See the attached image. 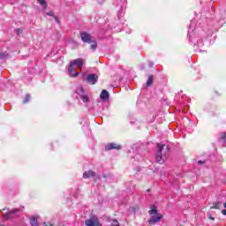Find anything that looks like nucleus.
Returning a JSON list of instances; mask_svg holds the SVG:
<instances>
[{
	"label": "nucleus",
	"mask_w": 226,
	"mask_h": 226,
	"mask_svg": "<svg viewBox=\"0 0 226 226\" xmlns=\"http://www.w3.org/2000/svg\"><path fill=\"white\" fill-rule=\"evenodd\" d=\"M226 22V10L222 8L216 14L215 19H208L206 24L199 26L195 19L191 20V24L188 28L187 36L189 38L190 43H192L195 52H202V47H204V42L200 39V31L206 33L207 36H211L215 30L209 27H222Z\"/></svg>",
	"instance_id": "1"
},
{
	"label": "nucleus",
	"mask_w": 226,
	"mask_h": 226,
	"mask_svg": "<svg viewBox=\"0 0 226 226\" xmlns=\"http://www.w3.org/2000/svg\"><path fill=\"white\" fill-rule=\"evenodd\" d=\"M75 93L77 94V100H79L84 103L85 107L89 110V112H94V106L91 104V99L89 95L86 94V90H84V87L79 86L76 88Z\"/></svg>",
	"instance_id": "2"
},
{
	"label": "nucleus",
	"mask_w": 226,
	"mask_h": 226,
	"mask_svg": "<svg viewBox=\"0 0 226 226\" xmlns=\"http://www.w3.org/2000/svg\"><path fill=\"white\" fill-rule=\"evenodd\" d=\"M158 151L155 154V162L156 163H165V160H167V154H169V151H170V147L165 144H157Z\"/></svg>",
	"instance_id": "3"
},
{
	"label": "nucleus",
	"mask_w": 226,
	"mask_h": 226,
	"mask_svg": "<svg viewBox=\"0 0 226 226\" xmlns=\"http://www.w3.org/2000/svg\"><path fill=\"white\" fill-rule=\"evenodd\" d=\"M79 36L83 43L91 44L90 45V50H96L98 49V42H96V40L93 39V36L90 35L87 32H80Z\"/></svg>",
	"instance_id": "4"
},
{
	"label": "nucleus",
	"mask_w": 226,
	"mask_h": 226,
	"mask_svg": "<svg viewBox=\"0 0 226 226\" xmlns=\"http://www.w3.org/2000/svg\"><path fill=\"white\" fill-rule=\"evenodd\" d=\"M20 213L22 210L20 208H4L2 209V215L4 220H13L15 218H19L20 216Z\"/></svg>",
	"instance_id": "5"
},
{
	"label": "nucleus",
	"mask_w": 226,
	"mask_h": 226,
	"mask_svg": "<svg viewBox=\"0 0 226 226\" xmlns=\"http://www.w3.org/2000/svg\"><path fill=\"white\" fill-rule=\"evenodd\" d=\"M114 4L117 8H118L117 17H118V19H121V17H123V15H124V11H126L127 1L126 0H116L114 2Z\"/></svg>",
	"instance_id": "6"
},
{
	"label": "nucleus",
	"mask_w": 226,
	"mask_h": 226,
	"mask_svg": "<svg viewBox=\"0 0 226 226\" xmlns=\"http://www.w3.org/2000/svg\"><path fill=\"white\" fill-rule=\"evenodd\" d=\"M162 218H163V215L156 214L155 215H151L148 220L149 225H154L155 223H160L162 222Z\"/></svg>",
	"instance_id": "7"
},
{
	"label": "nucleus",
	"mask_w": 226,
	"mask_h": 226,
	"mask_svg": "<svg viewBox=\"0 0 226 226\" xmlns=\"http://www.w3.org/2000/svg\"><path fill=\"white\" fill-rule=\"evenodd\" d=\"M86 82L90 84V86H94L98 82V75L95 73H90L86 78Z\"/></svg>",
	"instance_id": "8"
},
{
	"label": "nucleus",
	"mask_w": 226,
	"mask_h": 226,
	"mask_svg": "<svg viewBox=\"0 0 226 226\" xmlns=\"http://www.w3.org/2000/svg\"><path fill=\"white\" fill-rule=\"evenodd\" d=\"M70 65L72 67L77 66V68L82 70V68L84 67V60L82 58L74 59L70 63Z\"/></svg>",
	"instance_id": "9"
},
{
	"label": "nucleus",
	"mask_w": 226,
	"mask_h": 226,
	"mask_svg": "<svg viewBox=\"0 0 226 226\" xmlns=\"http://www.w3.org/2000/svg\"><path fill=\"white\" fill-rule=\"evenodd\" d=\"M85 225L86 226H102L100 224V221H98V218H96V217L90 218V219L87 220L85 222Z\"/></svg>",
	"instance_id": "10"
},
{
	"label": "nucleus",
	"mask_w": 226,
	"mask_h": 226,
	"mask_svg": "<svg viewBox=\"0 0 226 226\" xmlns=\"http://www.w3.org/2000/svg\"><path fill=\"white\" fill-rule=\"evenodd\" d=\"M121 148H122L121 145L117 143H109L105 146V151H111V149L119 150Z\"/></svg>",
	"instance_id": "11"
},
{
	"label": "nucleus",
	"mask_w": 226,
	"mask_h": 226,
	"mask_svg": "<svg viewBox=\"0 0 226 226\" xmlns=\"http://www.w3.org/2000/svg\"><path fill=\"white\" fill-rule=\"evenodd\" d=\"M100 98L102 100V102H109L110 99V94H109V91L107 90H102L101 92Z\"/></svg>",
	"instance_id": "12"
},
{
	"label": "nucleus",
	"mask_w": 226,
	"mask_h": 226,
	"mask_svg": "<svg viewBox=\"0 0 226 226\" xmlns=\"http://www.w3.org/2000/svg\"><path fill=\"white\" fill-rule=\"evenodd\" d=\"M96 173L91 170H88L83 173L84 179H89V177H94Z\"/></svg>",
	"instance_id": "13"
},
{
	"label": "nucleus",
	"mask_w": 226,
	"mask_h": 226,
	"mask_svg": "<svg viewBox=\"0 0 226 226\" xmlns=\"http://www.w3.org/2000/svg\"><path fill=\"white\" fill-rule=\"evenodd\" d=\"M68 73L70 77H79V72H77V71H75V69L72 65H70L68 68Z\"/></svg>",
	"instance_id": "14"
},
{
	"label": "nucleus",
	"mask_w": 226,
	"mask_h": 226,
	"mask_svg": "<svg viewBox=\"0 0 226 226\" xmlns=\"http://www.w3.org/2000/svg\"><path fill=\"white\" fill-rule=\"evenodd\" d=\"M153 82H154V76L151 74L148 76L147 81L146 83L147 87H151V86H153Z\"/></svg>",
	"instance_id": "15"
},
{
	"label": "nucleus",
	"mask_w": 226,
	"mask_h": 226,
	"mask_svg": "<svg viewBox=\"0 0 226 226\" xmlns=\"http://www.w3.org/2000/svg\"><path fill=\"white\" fill-rule=\"evenodd\" d=\"M79 124L83 126V128H88L89 127V121L87 118H81L79 120Z\"/></svg>",
	"instance_id": "16"
},
{
	"label": "nucleus",
	"mask_w": 226,
	"mask_h": 226,
	"mask_svg": "<svg viewBox=\"0 0 226 226\" xmlns=\"http://www.w3.org/2000/svg\"><path fill=\"white\" fill-rule=\"evenodd\" d=\"M30 225H31V226H40V225L38 224V218H36V217H34V216H32V217L30 218Z\"/></svg>",
	"instance_id": "17"
},
{
	"label": "nucleus",
	"mask_w": 226,
	"mask_h": 226,
	"mask_svg": "<svg viewBox=\"0 0 226 226\" xmlns=\"http://www.w3.org/2000/svg\"><path fill=\"white\" fill-rule=\"evenodd\" d=\"M148 215L154 216V215H158V209H156V207H153L149 211Z\"/></svg>",
	"instance_id": "18"
},
{
	"label": "nucleus",
	"mask_w": 226,
	"mask_h": 226,
	"mask_svg": "<svg viewBox=\"0 0 226 226\" xmlns=\"http://www.w3.org/2000/svg\"><path fill=\"white\" fill-rule=\"evenodd\" d=\"M10 55L7 52H0V59H8Z\"/></svg>",
	"instance_id": "19"
},
{
	"label": "nucleus",
	"mask_w": 226,
	"mask_h": 226,
	"mask_svg": "<svg viewBox=\"0 0 226 226\" xmlns=\"http://www.w3.org/2000/svg\"><path fill=\"white\" fill-rule=\"evenodd\" d=\"M29 102H31V95L26 94L25 96V100L23 101V104L29 103Z\"/></svg>",
	"instance_id": "20"
},
{
	"label": "nucleus",
	"mask_w": 226,
	"mask_h": 226,
	"mask_svg": "<svg viewBox=\"0 0 226 226\" xmlns=\"http://www.w3.org/2000/svg\"><path fill=\"white\" fill-rule=\"evenodd\" d=\"M42 8H47V2L45 0H37Z\"/></svg>",
	"instance_id": "21"
},
{
	"label": "nucleus",
	"mask_w": 226,
	"mask_h": 226,
	"mask_svg": "<svg viewBox=\"0 0 226 226\" xmlns=\"http://www.w3.org/2000/svg\"><path fill=\"white\" fill-rule=\"evenodd\" d=\"M220 140H222V142L226 144V132H223L222 134H221Z\"/></svg>",
	"instance_id": "22"
},
{
	"label": "nucleus",
	"mask_w": 226,
	"mask_h": 226,
	"mask_svg": "<svg viewBox=\"0 0 226 226\" xmlns=\"http://www.w3.org/2000/svg\"><path fill=\"white\" fill-rule=\"evenodd\" d=\"M220 206H221L220 202H215V203H214L212 209H220Z\"/></svg>",
	"instance_id": "23"
},
{
	"label": "nucleus",
	"mask_w": 226,
	"mask_h": 226,
	"mask_svg": "<svg viewBox=\"0 0 226 226\" xmlns=\"http://www.w3.org/2000/svg\"><path fill=\"white\" fill-rule=\"evenodd\" d=\"M15 33H16L18 35H20V34H22L23 30H22L21 28H16V29H15Z\"/></svg>",
	"instance_id": "24"
},
{
	"label": "nucleus",
	"mask_w": 226,
	"mask_h": 226,
	"mask_svg": "<svg viewBox=\"0 0 226 226\" xmlns=\"http://www.w3.org/2000/svg\"><path fill=\"white\" fill-rule=\"evenodd\" d=\"M49 17H54V11H50L49 12L46 13Z\"/></svg>",
	"instance_id": "25"
},
{
	"label": "nucleus",
	"mask_w": 226,
	"mask_h": 226,
	"mask_svg": "<svg viewBox=\"0 0 226 226\" xmlns=\"http://www.w3.org/2000/svg\"><path fill=\"white\" fill-rule=\"evenodd\" d=\"M153 66H154V63L149 62L148 63V68H153Z\"/></svg>",
	"instance_id": "26"
},
{
	"label": "nucleus",
	"mask_w": 226,
	"mask_h": 226,
	"mask_svg": "<svg viewBox=\"0 0 226 226\" xmlns=\"http://www.w3.org/2000/svg\"><path fill=\"white\" fill-rule=\"evenodd\" d=\"M55 19V22H56V24H59V19H57V17L54 16Z\"/></svg>",
	"instance_id": "27"
},
{
	"label": "nucleus",
	"mask_w": 226,
	"mask_h": 226,
	"mask_svg": "<svg viewBox=\"0 0 226 226\" xmlns=\"http://www.w3.org/2000/svg\"><path fill=\"white\" fill-rule=\"evenodd\" d=\"M222 215H223L224 216H226V209L222 210Z\"/></svg>",
	"instance_id": "28"
},
{
	"label": "nucleus",
	"mask_w": 226,
	"mask_h": 226,
	"mask_svg": "<svg viewBox=\"0 0 226 226\" xmlns=\"http://www.w3.org/2000/svg\"><path fill=\"white\" fill-rule=\"evenodd\" d=\"M202 163H204V162H202V161H198V165H202Z\"/></svg>",
	"instance_id": "29"
},
{
	"label": "nucleus",
	"mask_w": 226,
	"mask_h": 226,
	"mask_svg": "<svg viewBox=\"0 0 226 226\" xmlns=\"http://www.w3.org/2000/svg\"><path fill=\"white\" fill-rule=\"evenodd\" d=\"M130 123H131V124H135V120L134 121H131Z\"/></svg>",
	"instance_id": "30"
},
{
	"label": "nucleus",
	"mask_w": 226,
	"mask_h": 226,
	"mask_svg": "<svg viewBox=\"0 0 226 226\" xmlns=\"http://www.w3.org/2000/svg\"><path fill=\"white\" fill-rule=\"evenodd\" d=\"M103 110V108L102 109H98L97 112H102Z\"/></svg>",
	"instance_id": "31"
},
{
	"label": "nucleus",
	"mask_w": 226,
	"mask_h": 226,
	"mask_svg": "<svg viewBox=\"0 0 226 226\" xmlns=\"http://www.w3.org/2000/svg\"><path fill=\"white\" fill-rule=\"evenodd\" d=\"M223 207H225V209H226V201L223 204Z\"/></svg>",
	"instance_id": "32"
},
{
	"label": "nucleus",
	"mask_w": 226,
	"mask_h": 226,
	"mask_svg": "<svg viewBox=\"0 0 226 226\" xmlns=\"http://www.w3.org/2000/svg\"><path fill=\"white\" fill-rule=\"evenodd\" d=\"M147 192H151V189H147Z\"/></svg>",
	"instance_id": "33"
},
{
	"label": "nucleus",
	"mask_w": 226,
	"mask_h": 226,
	"mask_svg": "<svg viewBox=\"0 0 226 226\" xmlns=\"http://www.w3.org/2000/svg\"><path fill=\"white\" fill-rule=\"evenodd\" d=\"M210 220H215V217H210Z\"/></svg>",
	"instance_id": "34"
},
{
	"label": "nucleus",
	"mask_w": 226,
	"mask_h": 226,
	"mask_svg": "<svg viewBox=\"0 0 226 226\" xmlns=\"http://www.w3.org/2000/svg\"><path fill=\"white\" fill-rule=\"evenodd\" d=\"M200 26H202V23H201V22H200Z\"/></svg>",
	"instance_id": "35"
},
{
	"label": "nucleus",
	"mask_w": 226,
	"mask_h": 226,
	"mask_svg": "<svg viewBox=\"0 0 226 226\" xmlns=\"http://www.w3.org/2000/svg\"><path fill=\"white\" fill-rule=\"evenodd\" d=\"M138 157H139V155H136V156H135V158H138Z\"/></svg>",
	"instance_id": "36"
},
{
	"label": "nucleus",
	"mask_w": 226,
	"mask_h": 226,
	"mask_svg": "<svg viewBox=\"0 0 226 226\" xmlns=\"http://www.w3.org/2000/svg\"><path fill=\"white\" fill-rule=\"evenodd\" d=\"M112 226H119L118 224H117V225H112Z\"/></svg>",
	"instance_id": "37"
}]
</instances>
